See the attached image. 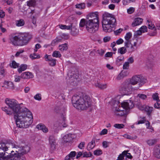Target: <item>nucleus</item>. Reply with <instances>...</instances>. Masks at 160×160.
Returning <instances> with one entry per match:
<instances>
[{"label":"nucleus","mask_w":160,"mask_h":160,"mask_svg":"<svg viewBox=\"0 0 160 160\" xmlns=\"http://www.w3.org/2000/svg\"><path fill=\"white\" fill-rule=\"evenodd\" d=\"M5 102L8 107L2 108V110L8 115L14 114V118L17 126L20 128H26L32 122V113L27 108H21L14 100L5 99Z\"/></svg>","instance_id":"obj_1"},{"label":"nucleus","mask_w":160,"mask_h":160,"mask_svg":"<svg viewBox=\"0 0 160 160\" xmlns=\"http://www.w3.org/2000/svg\"><path fill=\"white\" fill-rule=\"evenodd\" d=\"M72 102L74 107L82 110L87 109L91 105L90 97L85 94L82 96L76 94L73 95L72 98Z\"/></svg>","instance_id":"obj_2"},{"label":"nucleus","mask_w":160,"mask_h":160,"mask_svg":"<svg viewBox=\"0 0 160 160\" xmlns=\"http://www.w3.org/2000/svg\"><path fill=\"white\" fill-rule=\"evenodd\" d=\"M102 27L105 32H110L112 31V27L116 23V20L113 15L105 12L102 16Z\"/></svg>","instance_id":"obj_3"},{"label":"nucleus","mask_w":160,"mask_h":160,"mask_svg":"<svg viewBox=\"0 0 160 160\" xmlns=\"http://www.w3.org/2000/svg\"><path fill=\"white\" fill-rule=\"evenodd\" d=\"M32 38L28 33H22L13 36L10 38V42L14 46H23L27 44Z\"/></svg>","instance_id":"obj_4"},{"label":"nucleus","mask_w":160,"mask_h":160,"mask_svg":"<svg viewBox=\"0 0 160 160\" xmlns=\"http://www.w3.org/2000/svg\"><path fill=\"white\" fill-rule=\"evenodd\" d=\"M14 141H9L6 143H0V151L1 150L4 152L7 151L8 148L17 147L18 145ZM11 155L5 156V153L0 152V160H12L13 158L10 156Z\"/></svg>","instance_id":"obj_5"},{"label":"nucleus","mask_w":160,"mask_h":160,"mask_svg":"<svg viewBox=\"0 0 160 160\" xmlns=\"http://www.w3.org/2000/svg\"><path fill=\"white\" fill-rule=\"evenodd\" d=\"M121 108H122L123 110L121 109L120 108H116L115 111L117 112H118L119 113L117 114L121 116L125 115L127 114L128 110L132 108L134 105L133 102L130 100H128L127 102H123L121 103Z\"/></svg>","instance_id":"obj_6"},{"label":"nucleus","mask_w":160,"mask_h":160,"mask_svg":"<svg viewBox=\"0 0 160 160\" xmlns=\"http://www.w3.org/2000/svg\"><path fill=\"white\" fill-rule=\"evenodd\" d=\"M61 97H62L63 100L62 101V103L61 102V112H61V120H62V123L61 122V128H64L67 127L68 124L66 120V106L65 105L66 102L65 101V96L64 94H61Z\"/></svg>","instance_id":"obj_7"},{"label":"nucleus","mask_w":160,"mask_h":160,"mask_svg":"<svg viewBox=\"0 0 160 160\" xmlns=\"http://www.w3.org/2000/svg\"><path fill=\"white\" fill-rule=\"evenodd\" d=\"M146 79L142 76L137 75L133 76L130 80L129 82L131 85H135L138 83L137 87L133 88L134 90H137L146 82Z\"/></svg>","instance_id":"obj_8"},{"label":"nucleus","mask_w":160,"mask_h":160,"mask_svg":"<svg viewBox=\"0 0 160 160\" xmlns=\"http://www.w3.org/2000/svg\"><path fill=\"white\" fill-rule=\"evenodd\" d=\"M86 28L90 33H94L98 30L99 23L86 20Z\"/></svg>","instance_id":"obj_9"},{"label":"nucleus","mask_w":160,"mask_h":160,"mask_svg":"<svg viewBox=\"0 0 160 160\" xmlns=\"http://www.w3.org/2000/svg\"><path fill=\"white\" fill-rule=\"evenodd\" d=\"M132 90H134L133 88H132L131 84L128 81H127L122 83L120 92L123 95H128L131 94Z\"/></svg>","instance_id":"obj_10"},{"label":"nucleus","mask_w":160,"mask_h":160,"mask_svg":"<svg viewBox=\"0 0 160 160\" xmlns=\"http://www.w3.org/2000/svg\"><path fill=\"white\" fill-rule=\"evenodd\" d=\"M68 76L69 78V82L73 86L77 85L78 80V73L71 72L68 73Z\"/></svg>","instance_id":"obj_11"},{"label":"nucleus","mask_w":160,"mask_h":160,"mask_svg":"<svg viewBox=\"0 0 160 160\" xmlns=\"http://www.w3.org/2000/svg\"><path fill=\"white\" fill-rule=\"evenodd\" d=\"M86 20L99 23L98 12H96L89 13L87 16Z\"/></svg>","instance_id":"obj_12"},{"label":"nucleus","mask_w":160,"mask_h":160,"mask_svg":"<svg viewBox=\"0 0 160 160\" xmlns=\"http://www.w3.org/2000/svg\"><path fill=\"white\" fill-rule=\"evenodd\" d=\"M76 21L75 20L71 22V25L72 27L70 28L71 31L70 34L73 36H77L79 33V30L76 27Z\"/></svg>","instance_id":"obj_13"},{"label":"nucleus","mask_w":160,"mask_h":160,"mask_svg":"<svg viewBox=\"0 0 160 160\" xmlns=\"http://www.w3.org/2000/svg\"><path fill=\"white\" fill-rule=\"evenodd\" d=\"M44 58H45V61L48 62L49 64L51 66H54L56 64V60L53 59L50 55L46 54Z\"/></svg>","instance_id":"obj_14"},{"label":"nucleus","mask_w":160,"mask_h":160,"mask_svg":"<svg viewBox=\"0 0 160 160\" xmlns=\"http://www.w3.org/2000/svg\"><path fill=\"white\" fill-rule=\"evenodd\" d=\"M132 37V34L130 32H128L126 34L125 37L126 41L124 42V46L126 48H128L130 46L131 42L129 39Z\"/></svg>","instance_id":"obj_15"},{"label":"nucleus","mask_w":160,"mask_h":160,"mask_svg":"<svg viewBox=\"0 0 160 160\" xmlns=\"http://www.w3.org/2000/svg\"><path fill=\"white\" fill-rule=\"evenodd\" d=\"M16 143L18 145L17 146H18L17 147H13V148H16L17 149V150H16V152L18 153V154L23 155L27 152L26 150L25 149V147H21L17 142H16Z\"/></svg>","instance_id":"obj_16"},{"label":"nucleus","mask_w":160,"mask_h":160,"mask_svg":"<svg viewBox=\"0 0 160 160\" xmlns=\"http://www.w3.org/2000/svg\"><path fill=\"white\" fill-rule=\"evenodd\" d=\"M55 138L52 136H51L49 138V142L51 148L54 150L56 148V142Z\"/></svg>","instance_id":"obj_17"},{"label":"nucleus","mask_w":160,"mask_h":160,"mask_svg":"<svg viewBox=\"0 0 160 160\" xmlns=\"http://www.w3.org/2000/svg\"><path fill=\"white\" fill-rule=\"evenodd\" d=\"M33 76L32 73L30 72H25L21 74V78L23 79L32 78H33Z\"/></svg>","instance_id":"obj_18"},{"label":"nucleus","mask_w":160,"mask_h":160,"mask_svg":"<svg viewBox=\"0 0 160 160\" xmlns=\"http://www.w3.org/2000/svg\"><path fill=\"white\" fill-rule=\"evenodd\" d=\"M71 135L70 134L66 135L62 138V143H64L71 141L72 140Z\"/></svg>","instance_id":"obj_19"},{"label":"nucleus","mask_w":160,"mask_h":160,"mask_svg":"<svg viewBox=\"0 0 160 160\" xmlns=\"http://www.w3.org/2000/svg\"><path fill=\"white\" fill-rule=\"evenodd\" d=\"M143 19L140 18H135L132 24V27L140 25L142 22Z\"/></svg>","instance_id":"obj_20"},{"label":"nucleus","mask_w":160,"mask_h":160,"mask_svg":"<svg viewBox=\"0 0 160 160\" xmlns=\"http://www.w3.org/2000/svg\"><path fill=\"white\" fill-rule=\"evenodd\" d=\"M37 128L38 129L41 130L44 132L46 133L48 132V129L44 124L40 123L37 125Z\"/></svg>","instance_id":"obj_21"},{"label":"nucleus","mask_w":160,"mask_h":160,"mask_svg":"<svg viewBox=\"0 0 160 160\" xmlns=\"http://www.w3.org/2000/svg\"><path fill=\"white\" fill-rule=\"evenodd\" d=\"M53 110L55 113L57 115L59 114L60 112V101H58L57 103L54 106Z\"/></svg>","instance_id":"obj_22"},{"label":"nucleus","mask_w":160,"mask_h":160,"mask_svg":"<svg viewBox=\"0 0 160 160\" xmlns=\"http://www.w3.org/2000/svg\"><path fill=\"white\" fill-rule=\"evenodd\" d=\"M4 84L5 85H7V88H9L12 89L14 88V84L12 82L5 81L4 82Z\"/></svg>","instance_id":"obj_23"},{"label":"nucleus","mask_w":160,"mask_h":160,"mask_svg":"<svg viewBox=\"0 0 160 160\" xmlns=\"http://www.w3.org/2000/svg\"><path fill=\"white\" fill-rule=\"evenodd\" d=\"M95 141H92L89 142L87 146V149L88 150H90L92 149L95 146Z\"/></svg>","instance_id":"obj_24"},{"label":"nucleus","mask_w":160,"mask_h":160,"mask_svg":"<svg viewBox=\"0 0 160 160\" xmlns=\"http://www.w3.org/2000/svg\"><path fill=\"white\" fill-rule=\"evenodd\" d=\"M27 65L25 64H22L20 67L18 69V71L19 73H21L22 71H25L27 68Z\"/></svg>","instance_id":"obj_25"},{"label":"nucleus","mask_w":160,"mask_h":160,"mask_svg":"<svg viewBox=\"0 0 160 160\" xmlns=\"http://www.w3.org/2000/svg\"><path fill=\"white\" fill-rule=\"evenodd\" d=\"M25 24V22L23 20L21 19L17 20L16 21V25L18 27H21L23 26Z\"/></svg>","instance_id":"obj_26"},{"label":"nucleus","mask_w":160,"mask_h":160,"mask_svg":"<svg viewBox=\"0 0 160 160\" xmlns=\"http://www.w3.org/2000/svg\"><path fill=\"white\" fill-rule=\"evenodd\" d=\"M157 139H151L147 141V142L149 146H152L155 144L157 142Z\"/></svg>","instance_id":"obj_27"},{"label":"nucleus","mask_w":160,"mask_h":160,"mask_svg":"<svg viewBox=\"0 0 160 160\" xmlns=\"http://www.w3.org/2000/svg\"><path fill=\"white\" fill-rule=\"evenodd\" d=\"M95 85L96 87L100 89H105L107 87V85L106 84H100L98 83H95Z\"/></svg>","instance_id":"obj_28"},{"label":"nucleus","mask_w":160,"mask_h":160,"mask_svg":"<svg viewBox=\"0 0 160 160\" xmlns=\"http://www.w3.org/2000/svg\"><path fill=\"white\" fill-rule=\"evenodd\" d=\"M156 27L157 28V29L158 30L160 29V25H157ZM157 28H155L154 29V31L152 32H149L148 35L151 36H156L157 34Z\"/></svg>","instance_id":"obj_29"},{"label":"nucleus","mask_w":160,"mask_h":160,"mask_svg":"<svg viewBox=\"0 0 160 160\" xmlns=\"http://www.w3.org/2000/svg\"><path fill=\"white\" fill-rule=\"evenodd\" d=\"M153 110V108L152 107H150L146 105V107H145L144 111L147 112V114L149 116Z\"/></svg>","instance_id":"obj_30"},{"label":"nucleus","mask_w":160,"mask_h":160,"mask_svg":"<svg viewBox=\"0 0 160 160\" xmlns=\"http://www.w3.org/2000/svg\"><path fill=\"white\" fill-rule=\"evenodd\" d=\"M69 36L68 34L62 33L61 35V42L62 40H66L68 39Z\"/></svg>","instance_id":"obj_31"},{"label":"nucleus","mask_w":160,"mask_h":160,"mask_svg":"<svg viewBox=\"0 0 160 160\" xmlns=\"http://www.w3.org/2000/svg\"><path fill=\"white\" fill-rule=\"evenodd\" d=\"M127 48L126 47H122L119 48L118 50V52L121 54H123L127 52Z\"/></svg>","instance_id":"obj_32"},{"label":"nucleus","mask_w":160,"mask_h":160,"mask_svg":"<svg viewBox=\"0 0 160 160\" xmlns=\"http://www.w3.org/2000/svg\"><path fill=\"white\" fill-rule=\"evenodd\" d=\"M147 24L149 29L152 30L155 28L154 24L151 21L149 20H147Z\"/></svg>","instance_id":"obj_33"},{"label":"nucleus","mask_w":160,"mask_h":160,"mask_svg":"<svg viewBox=\"0 0 160 160\" xmlns=\"http://www.w3.org/2000/svg\"><path fill=\"white\" fill-rule=\"evenodd\" d=\"M68 45L67 43H64L61 45V51H66L68 48Z\"/></svg>","instance_id":"obj_34"},{"label":"nucleus","mask_w":160,"mask_h":160,"mask_svg":"<svg viewBox=\"0 0 160 160\" xmlns=\"http://www.w3.org/2000/svg\"><path fill=\"white\" fill-rule=\"evenodd\" d=\"M72 27V26L71 25V22L70 23V25L68 26L65 25L61 24V29L70 30V28Z\"/></svg>","instance_id":"obj_35"},{"label":"nucleus","mask_w":160,"mask_h":160,"mask_svg":"<svg viewBox=\"0 0 160 160\" xmlns=\"http://www.w3.org/2000/svg\"><path fill=\"white\" fill-rule=\"evenodd\" d=\"M152 98L154 100L156 101L157 102H159L160 101L158 93H155L153 94L152 95Z\"/></svg>","instance_id":"obj_36"},{"label":"nucleus","mask_w":160,"mask_h":160,"mask_svg":"<svg viewBox=\"0 0 160 160\" xmlns=\"http://www.w3.org/2000/svg\"><path fill=\"white\" fill-rule=\"evenodd\" d=\"M154 155L156 158H160V148L155 151Z\"/></svg>","instance_id":"obj_37"},{"label":"nucleus","mask_w":160,"mask_h":160,"mask_svg":"<svg viewBox=\"0 0 160 160\" xmlns=\"http://www.w3.org/2000/svg\"><path fill=\"white\" fill-rule=\"evenodd\" d=\"M10 66L11 67L15 68L19 67V64L18 63H17L15 61H13L11 64H10Z\"/></svg>","instance_id":"obj_38"},{"label":"nucleus","mask_w":160,"mask_h":160,"mask_svg":"<svg viewBox=\"0 0 160 160\" xmlns=\"http://www.w3.org/2000/svg\"><path fill=\"white\" fill-rule=\"evenodd\" d=\"M114 127L116 128L120 129L123 128L124 125L123 124H115L114 125Z\"/></svg>","instance_id":"obj_39"},{"label":"nucleus","mask_w":160,"mask_h":160,"mask_svg":"<svg viewBox=\"0 0 160 160\" xmlns=\"http://www.w3.org/2000/svg\"><path fill=\"white\" fill-rule=\"evenodd\" d=\"M86 20L84 19H81L79 23V26L80 27H83L84 26H86Z\"/></svg>","instance_id":"obj_40"},{"label":"nucleus","mask_w":160,"mask_h":160,"mask_svg":"<svg viewBox=\"0 0 160 160\" xmlns=\"http://www.w3.org/2000/svg\"><path fill=\"white\" fill-rule=\"evenodd\" d=\"M85 7V4L84 3L77 4L76 5V7L77 8L82 9L84 8Z\"/></svg>","instance_id":"obj_41"},{"label":"nucleus","mask_w":160,"mask_h":160,"mask_svg":"<svg viewBox=\"0 0 160 160\" xmlns=\"http://www.w3.org/2000/svg\"><path fill=\"white\" fill-rule=\"evenodd\" d=\"M128 50L129 52H132L135 51L136 49V48H135L131 43L130 46L128 48Z\"/></svg>","instance_id":"obj_42"},{"label":"nucleus","mask_w":160,"mask_h":160,"mask_svg":"<svg viewBox=\"0 0 160 160\" xmlns=\"http://www.w3.org/2000/svg\"><path fill=\"white\" fill-rule=\"evenodd\" d=\"M30 57L31 58L33 59L36 58H40V56L39 55H37L35 53L31 54L30 55Z\"/></svg>","instance_id":"obj_43"},{"label":"nucleus","mask_w":160,"mask_h":160,"mask_svg":"<svg viewBox=\"0 0 160 160\" xmlns=\"http://www.w3.org/2000/svg\"><path fill=\"white\" fill-rule=\"evenodd\" d=\"M35 99L40 101L42 99L41 95L39 93H38L36 94L34 97Z\"/></svg>","instance_id":"obj_44"},{"label":"nucleus","mask_w":160,"mask_h":160,"mask_svg":"<svg viewBox=\"0 0 160 160\" xmlns=\"http://www.w3.org/2000/svg\"><path fill=\"white\" fill-rule=\"evenodd\" d=\"M97 52L101 56H103L104 54L105 53V51L104 50L102 49H99L97 51Z\"/></svg>","instance_id":"obj_45"},{"label":"nucleus","mask_w":160,"mask_h":160,"mask_svg":"<svg viewBox=\"0 0 160 160\" xmlns=\"http://www.w3.org/2000/svg\"><path fill=\"white\" fill-rule=\"evenodd\" d=\"M83 154V157H89L91 156L92 154L90 152H84L83 153H82Z\"/></svg>","instance_id":"obj_46"},{"label":"nucleus","mask_w":160,"mask_h":160,"mask_svg":"<svg viewBox=\"0 0 160 160\" xmlns=\"http://www.w3.org/2000/svg\"><path fill=\"white\" fill-rule=\"evenodd\" d=\"M35 4V2L34 0H31L28 2L27 4L29 6H33Z\"/></svg>","instance_id":"obj_47"},{"label":"nucleus","mask_w":160,"mask_h":160,"mask_svg":"<svg viewBox=\"0 0 160 160\" xmlns=\"http://www.w3.org/2000/svg\"><path fill=\"white\" fill-rule=\"evenodd\" d=\"M76 154V152L75 151H72L70 153L68 154V155L70 156V157L73 159H74V158Z\"/></svg>","instance_id":"obj_48"},{"label":"nucleus","mask_w":160,"mask_h":160,"mask_svg":"<svg viewBox=\"0 0 160 160\" xmlns=\"http://www.w3.org/2000/svg\"><path fill=\"white\" fill-rule=\"evenodd\" d=\"M102 153V151L100 150H96L94 151V154L97 156L101 154Z\"/></svg>","instance_id":"obj_49"},{"label":"nucleus","mask_w":160,"mask_h":160,"mask_svg":"<svg viewBox=\"0 0 160 160\" xmlns=\"http://www.w3.org/2000/svg\"><path fill=\"white\" fill-rule=\"evenodd\" d=\"M14 81L16 82H20L21 78V76H19L17 75L14 76Z\"/></svg>","instance_id":"obj_50"},{"label":"nucleus","mask_w":160,"mask_h":160,"mask_svg":"<svg viewBox=\"0 0 160 160\" xmlns=\"http://www.w3.org/2000/svg\"><path fill=\"white\" fill-rule=\"evenodd\" d=\"M124 77V75L122 74V72H121L119 74L117 78V79L118 80H120L123 79Z\"/></svg>","instance_id":"obj_51"},{"label":"nucleus","mask_w":160,"mask_h":160,"mask_svg":"<svg viewBox=\"0 0 160 160\" xmlns=\"http://www.w3.org/2000/svg\"><path fill=\"white\" fill-rule=\"evenodd\" d=\"M145 107H146V105L140 104L138 105V108L141 111L144 110Z\"/></svg>","instance_id":"obj_52"},{"label":"nucleus","mask_w":160,"mask_h":160,"mask_svg":"<svg viewBox=\"0 0 160 160\" xmlns=\"http://www.w3.org/2000/svg\"><path fill=\"white\" fill-rule=\"evenodd\" d=\"M135 11V8L133 7H130L127 9V12L128 13L131 14L132 13Z\"/></svg>","instance_id":"obj_53"},{"label":"nucleus","mask_w":160,"mask_h":160,"mask_svg":"<svg viewBox=\"0 0 160 160\" xmlns=\"http://www.w3.org/2000/svg\"><path fill=\"white\" fill-rule=\"evenodd\" d=\"M138 96L141 99L144 100L146 98L147 96L146 95L142 94H138Z\"/></svg>","instance_id":"obj_54"},{"label":"nucleus","mask_w":160,"mask_h":160,"mask_svg":"<svg viewBox=\"0 0 160 160\" xmlns=\"http://www.w3.org/2000/svg\"><path fill=\"white\" fill-rule=\"evenodd\" d=\"M140 29L142 32L144 33L147 32V28L146 26H142L140 28Z\"/></svg>","instance_id":"obj_55"},{"label":"nucleus","mask_w":160,"mask_h":160,"mask_svg":"<svg viewBox=\"0 0 160 160\" xmlns=\"http://www.w3.org/2000/svg\"><path fill=\"white\" fill-rule=\"evenodd\" d=\"M59 51H55L53 52V53L52 54V56L53 57H55L56 58H58L59 57Z\"/></svg>","instance_id":"obj_56"},{"label":"nucleus","mask_w":160,"mask_h":160,"mask_svg":"<svg viewBox=\"0 0 160 160\" xmlns=\"http://www.w3.org/2000/svg\"><path fill=\"white\" fill-rule=\"evenodd\" d=\"M60 126V122L59 121L56 122H55L54 125V128L55 129L59 128Z\"/></svg>","instance_id":"obj_57"},{"label":"nucleus","mask_w":160,"mask_h":160,"mask_svg":"<svg viewBox=\"0 0 160 160\" xmlns=\"http://www.w3.org/2000/svg\"><path fill=\"white\" fill-rule=\"evenodd\" d=\"M129 63L128 62H126L124 64L123 66V69H127L129 67Z\"/></svg>","instance_id":"obj_58"},{"label":"nucleus","mask_w":160,"mask_h":160,"mask_svg":"<svg viewBox=\"0 0 160 160\" xmlns=\"http://www.w3.org/2000/svg\"><path fill=\"white\" fill-rule=\"evenodd\" d=\"M124 58L122 56L118 57L117 58V59L116 60L117 62H119L123 60H124Z\"/></svg>","instance_id":"obj_59"},{"label":"nucleus","mask_w":160,"mask_h":160,"mask_svg":"<svg viewBox=\"0 0 160 160\" xmlns=\"http://www.w3.org/2000/svg\"><path fill=\"white\" fill-rule=\"evenodd\" d=\"M107 132L108 130L106 129H104L100 133V135L106 134L107 133Z\"/></svg>","instance_id":"obj_60"},{"label":"nucleus","mask_w":160,"mask_h":160,"mask_svg":"<svg viewBox=\"0 0 160 160\" xmlns=\"http://www.w3.org/2000/svg\"><path fill=\"white\" fill-rule=\"evenodd\" d=\"M123 42V40L122 39L120 38L116 41V43L117 44L119 45L122 43Z\"/></svg>","instance_id":"obj_61"},{"label":"nucleus","mask_w":160,"mask_h":160,"mask_svg":"<svg viewBox=\"0 0 160 160\" xmlns=\"http://www.w3.org/2000/svg\"><path fill=\"white\" fill-rule=\"evenodd\" d=\"M112 55V52H107L105 55V57H111Z\"/></svg>","instance_id":"obj_62"},{"label":"nucleus","mask_w":160,"mask_h":160,"mask_svg":"<svg viewBox=\"0 0 160 160\" xmlns=\"http://www.w3.org/2000/svg\"><path fill=\"white\" fill-rule=\"evenodd\" d=\"M122 30V29L119 28L118 29L114 31V33L116 35H118L121 32Z\"/></svg>","instance_id":"obj_63"},{"label":"nucleus","mask_w":160,"mask_h":160,"mask_svg":"<svg viewBox=\"0 0 160 160\" xmlns=\"http://www.w3.org/2000/svg\"><path fill=\"white\" fill-rule=\"evenodd\" d=\"M85 145V142H82L79 144L78 147L80 149H82V148L84 147Z\"/></svg>","instance_id":"obj_64"}]
</instances>
